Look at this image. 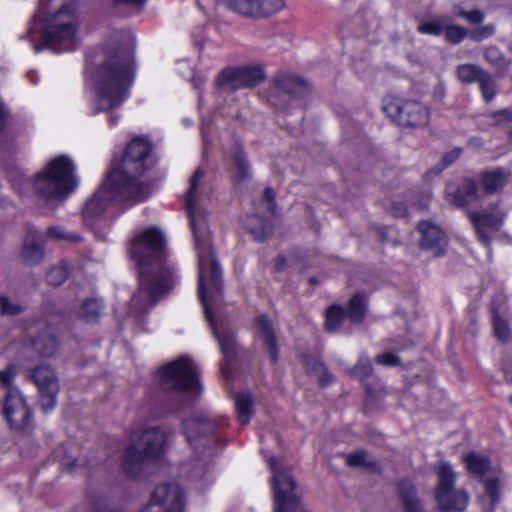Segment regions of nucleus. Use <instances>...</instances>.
Returning <instances> with one entry per match:
<instances>
[{
    "instance_id": "obj_7",
    "label": "nucleus",
    "mask_w": 512,
    "mask_h": 512,
    "mask_svg": "<svg viewBox=\"0 0 512 512\" xmlns=\"http://www.w3.org/2000/svg\"><path fill=\"white\" fill-rule=\"evenodd\" d=\"M73 161L61 155L50 160L34 181L37 196L49 202H62L76 189L78 179Z\"/></svg>"
},
{
    "instance_id": "obj_44",
    "label": "nucleus",
    "mask_w": 512,
    "mask_h": 512,
    "mask_svg": "<svg viewBox=\"0 0 512 512\" xmlns=\"http://www.w3.org/2000/svg\"><path fill=\"white\" fill-rule=\"evenodd\" d=\"M67 277V265L62 261L59 265L51 268V270L47 273V282L51 285L58 286L64 283Z\"/></svg>"
},
{
    "instance_id": "obj_38",
    "label": "nucleus",
    "mask_w": 512,
    "mask_h": 512,
    "mask_svg": "<svg viewBox=\"0 0 512 512\" xmlns=\"http://www.w3.org/2000/svg\"><path fill=\"white\" fill-rule=\"evenodd\" d=\"M346 463L350 467H366L371 470H377L379 468V464L375 460L368 459V453L364 450H357L355 452L349 453L346 456Z\"/></svg>"
},
{
    "instance_id": "obj_59",
    "label": "nucleus",
    "mask_w": 512,
    "mask_h": 512,
    "mask_svg": "<svg viewBox=\"0 0 512 512\" xmlns=\"http://www.w3.org/2000/svg\"><path fill=\"white\" fill-rule=\"evenodd\" d=\"M319 373V382L322 386H327L334 381L333 375L327 370L326 367L325 370H321Z\"/></svg>"
},
{
    "instance_id": "obj_3",
    "label": "nucleus",
    "mask_w": 512,
    "mask_h": 512,
    "mask_svg": "<svg viewBox=\"0 0 512 512\" xmlns=\"http://www.w3.org/2000/svg\"><path fill=\"white\" fill-rule=\"evenodd\" d=\"M135 37L128 30L111 34L98 64H89L87 77L95 94L93 114L119 107L133 82Z\"/></svg>"
},
{
    "instance_id": "obj_34",
    "label": "nucleus",
    "mask_w": 512,
    "mask_h": 512,
    "mask_svg": "<svg viewBox=\"0 0 512 512\" xmlns=\"http://www.w3.org/2000/svg\"><path fill=\"white\" fill-rule=\"evenodd\" d=\"M347 318L346 310L340 305H332L326 311L325 329L328 332L337 331L344 319Z\"/></svg>"
},
{
    "instance_id": "obj_1",
    "label": "nucleus",
    "mask_w": 512,
    "mask_h": 512,
    "mask_svg": "<svg viewBox=\"0 0 512 512\" xmlns=\"http://www.w3.org/2000/svg\"><path fill=\"white\" fill-rule=\"evenodd\" d=\"M203 177L204 171L201 168H198L192 175L185 197V206L194 236L195 249L198 253V295L204 308L205 317L224 356L221 371L227 375L230 372V362L236 356L238 347L232 329L223 324H216L213 319V310L217 309L222 302V274L212 247L208 213L201 204L202 198L198 191V184Z\"/></svg>"
},
{
    "instance_id": "obj_39",
    "label": "nucleus",
    "mask_w": 512,
    "mask_h": 512,
    "mask_svg": "<svg viewBox=\"0 0 512 512\" xmlns=\"http://www.w3.org/2000/svg\"><path fill=\"white\" fill-rule=\"evenodd\" d=\"M102 305L97 299H87L79 310V317L86 322H94L99 318Z\"/></svg>"
},
{
    "instance_id": "obj_50",
    "label": "nucleus",
    "mask_w": 512,
    "mask_h": 512,
    "mask_svg": "<svg viewBox=\"0 0 512 512\" xmlns=\"http://www.w3.org/2000/svg\"><path fill=\"white\" fill-rule=\"evenodd\" d=\"M47 235L49 237L58 238V239H65L71 242H79L82 240V237L74 232H65L61 227L55 226L50 227L47 230Z\"/></svg>"
},
{
    "instance_id": "obj_62",
    "label": "nucleus",
    "mask_w": 512,
    "mask_h": 512,
    "mask_svg": "<svg viewBox=\"0 0 512 512\" xmlns=\"http://www.w3.org/2000/svg\"><path fill=\"white\" fill-rule=\"evenodd\" d=\"M118 119H119V116H118V115H111V116L109 117V123H110V125H112V126L116 125V124H117V122H118Z\"/></svg>"
},
{
    "instance_id": "obj_51",
    "label": "nucleus",
    "mask_w": 512,
    "mask_h": 512,
    "mask_svg": "<svg viewBox=\"0 0 512 512\" xmlns=\"http://www.w3.org/2000/svg\"><path fill=\"white\" fill-rule=\"evenodd\" d=\"M495 32V26L493 24H488L484 26H479L473 29L469 33V37L476 42H480L490 36H492Z\"/></svg>"
},
{
    "instance_id": "obj_17",
    "label": "nucleus",
    "mask_w": 512,
    "mask_h": 512,
    "mask_svg": "<svg viewBox=\"0 0 512 512\" xmlns=\"http://www.w3.org/2000/svg\"><path fill=\"white\" fill-rule=\"evenodd\" d=\"M31 380L37 386L41 395L40 407L44 413L54 409L59 392V382L56 374L48 365H40L31 370Z\"/></svg>"
},
{
    "instance_id": "obj_12",
    "label": "nucleus",
    "mask_w": 512,
    "mask_h": 512,
    "mask_svg": "<svg viewBox=\"0 0 512 512\" xmlns=\"http://www.w3.org/2000/svg\"><path fill=\"white\" fill-rule=\"evenodd\" d=\"M274 475L272 477L274 512H298L301 502L296 494L297 483L289 470H281L278 460L271 457L268 461Z\"/></svg>"
},
{
    "instance_id": "obj_53",
    "label": "nucleus",
    "mask_w": 512,
    "mask_h": 512,
    "mask_svg": "<svg viewBox=\"0 0 512 512\" xmlns=\"http://www.w3.org/2000/svg\"><path fill=\"white\" fill-rule=\"evenodd\" d=\"M304 364L306 369L309 372H320L321 370H325V365L321 361V359L317 356L306 355L304 356Z\"/></svg>"
},
{
    "instance_id": "obj_24",
    "label": "nucleus",
    "mask_w": 512,
    "mask_h": 512,
    "mask_svg": "<svg viewBox=\"0 0 512 512\" xmlns=\"http://www.w3.org/2000/svg\"><path fill=\"white\" fill-rule=\"evenodd\" d=\"M255 325L258 328L264 340V345L269 352L271 362L276 364L278 361V341L275 335L271 321L266 315H259L255 318Z\"/></svg>"
},
{
    "instance_id": "obj_47",
    "label": "nucleus",
    "mask_w": 512,
    "mask_h": 512,
    "mask_svg": "<svg viewBox=\"0 0 512 512\" xmlns=\"http://www.w3.org/2000/svg\"><path fill=\"white\" fill-rule=\"evenodd\" d=\"M23 312V307L10 301L5 295H0V313L2 315L16 316Z\"/></svg>"
},
{
    "instance_id": "obj_63",
    "label": "nucleus",
    "mask_w": 512,
    "mask_h": 512,
    "mask_svg": "<svg viewBox=\"0 0 512 512\" xmlns=\"http://www.w3.org/2000/svg\"><path fill=\"white\" fill-rule=\"evenodd\" d=\"M182 407H184V404L180 403L176 406H173L171 408L168 409L169 412H176L178 410H180Z\"/></svg>"
},
{
    "instance_id": "obj_18",
    "label": "nucleus",
    "mask_w": 512,
    "mask_h": 512,
    "mask_svg": "<svg viewBox=\"0 0 512 512\" xmlns=\"http://www.w3.org/2000/svg\"><path fill=\"white\" fill-rule=\"evenodd\" d=\"M478 239L490 247L491 234L496 233L502 226V216L496 211V205L489 206L480 211H467Z\"/></svg>"
},
{
    "instance_id": "obj_64",
    "label": "nucleus",
    "mask_w": 512,
    "mask_h": 512,
    "mask_svg": "<svg viewBox=\"0 0 512 512\" xmlns=\"http://www.w3.org/2000/svg\"><path fill=\"white\" fill-rule=\"evenodd\" d=\"M435 93H438V95H440L441 98H443L444 96V89L443 87H438L436 90H435Z\"/></svg>"
},
{
    "instance_id": "obj_29",
    "label": "nucleus",
    "mask_w": 512,
    "mask_h": 512,
    "mask_svg": "<svg viewBox=\"0 0 512 512\" xmlns=\"http://www.w3.org/2000/svg\"><path fill=\"white\" fill-rule=\"evenodd\" d=\"M366 309L367 296L363 292H358L349 301L346 310L347 318L354 323H360L365 318Z\"/></svg>"
},
{
    "instance_id": "obj_27",
    "label": "nucleus",
    "mask_w": 512,
    "mask_h": 512,
    "mask_svg": "<svg viewBox=\"0 0 512 512\" xmlns=\"http://www.w3.org/2000/svg\"><path fill=\"white\" fill-rule=\"evenodd\" d=\"M33 350L41 357H51L58 347V340L50 326H46L31 341Z\"/></svg>"
},
{
    "instance_id": "obj_30",
    "label": "nucleus",
    "mask_w": 512,
    "mask_h": 512,
    "mask_svg": "<svg viewBox=\"0 0 512 512\" xmlns=\"http://www.w3.org/2000/svg\"><path fill=\"white\" fill-rule=\"evenodd\" d=\"M485 496L482 497L483 511L494 512L496 505L500 501L499 481L495 477L485 480Z\"/></svg>"
},
{
    "instance_id": "obj_52",
    "label": "nucleus",
    "mask_w": 512,
    "mask_h": 512,
    "mask_svg": "<svg viewBox=\"0 0 512 512\" xmlns=\"http://www.w3.org/2000/svg\"><path fill=\"white\" fill-rule=\"evenodd\" d=\"M91 466L92 464L90 462H83L80 461L78 458L74 459L72 457H64L61 460V467L66 470L67 472H75L79 467L82 466Z\"/></svg>"
},
{
    "instance_id": "obj_41",
    "label": "nucleus",
    "mask_w": 512,
    "mask_h": 512,
    "mask_svg": "<svg viewBox=\"0 0 512 512\" xmlns=\"http://www.w3.org/2000/svg\"><path fill=\"white\" fill-rule=\"evenodd\" d=\"M476 83L479 85L483 99L486 102L492 101L497 93L496 83L493 77L487 71H484Z\"/></svg>"
},
{
    "instance_id": "obj_46",
    "label": "nucleus",
    "mask_w": 512,
    "mask_h": 512,
    "mask_svg": "<svg viewBox=\"0 0 512 512\" xmlns=\"http://www.w3.org/2000/svg\"><path fill=\"white\" fill-rule=\"evenodd\" d=\"M492 126L502 127L512 122V110L509 108L496 110L487 114Z\"/></svg>"
},
{
    "instance_id": "obj_21",
    "label": "nucleus",
    "mask_w": 512,
    "mask_h": 512,
    "mask_svg": "<svg viewBox=\"0 0 512 512\" xmlns=\"http://www.w3.org/2000/svg\"><path fill=\"white\" fill-rule=\"evenodd\" d=\"M447 196L452 205L465 207L478 199L477 183L471 178H464L459 185L448 186Z\"/></svg>"
},
{
    "instance_id": "obj_31",
    "label": "nucleus",
    "mask_w": 512,
    "mask_h": 512,
    "mask_svg": "<svg viewBox=\"0 0 512 512\" xmlns=\"http://www.w3.org/2000/svg\"><path fill=\"white\" fill-rule=\"evenodd\" d=\"M464 462L468 471L476 478L482 479L490 469V460L475 452L467 454L464 457Z\"/></svg>"
},
{
    "instance_id": "obj_20",
    "label": "nucleus",
    "mask_w": 512,
    "mask_h": 512,
    "mask_svg": "<svg viewBox=\"0 0 512 512\" xmlns=\"http://www.w3.org/2000/svg\"><path fill=\"white\" fill-rule=\"evenodd\" d=\"M44 257V235L34 228L27 230L21 250V258L27 265H37Z\"/></svg>"
},
{
    "instance_id": "obj_56",
    "label": "nucleus",
    "mask_w": 512,
    "mask_h": 512,
    "mask_svg": "<svg viewBox=\"0 0 512 512\" xmlns=\"http://www.w3.org/2000/svg\"><path fill=\"white\" fill-rule=\"evenodd\" d=\"M462 154V149L459 147H456L452 149L451 151L445 153L442 156V165L444 168L450 166L452 163H454Z\"/></svg>"
},
{
    "instance_id": "obj_58",
    "label": "nucleus",
    "mask_w": 512,
    "mask_h": 512,
    "mask_svg": "<svg viewBox=\"0 0 512 512\" xmlns=\"http://www.w3.org/2000/svg\"><path fill=\"white\" fill-rule=\"evenodd\" d=\"M263 199L269 204L270 210L273 212L275 203V192L272 188L267 187L263 193Z\"/></svg>"
},
{
    "instance_id": "obj_11",
    "label": "nucleus",
    "mask_w": 512,
    "mask_h": 512,
    "mask_svg": "<svg viewBox=\"0 0 512 512\" xmlns=\"http://www.w3.org/2000/svg\"><path fill=\"white\" fill-rule=\"evenodd\" d=\"M383 110L393 122L404 128H422L430 120L429 109L417 100L390 97L385 100Z\"/></svg>"
},
{
    "instance_id": "obj_26",
    "label": "nucleus",
    "mask_w": 512,
    "mask_h": 512,
    "mask_svg": "<svg viewBox=\"0 0 512 512\" xmlns=\"http://www.w3.org/2000/svg\"><path fill=\"white\" fill-rule=\"evenodd\" d=\"M215 86L219 91L228 93L243 89L240 67L222 69L215 79Z\"/></svg>"
},
{
    "instance_id": "obj_13",
    "label": "nucleus",
    "mask_w": 512,
    "mask_h": 512,
    "mask_svg": "<svg viewBox=\"0 0 512 512\" xmlns=\"http://www.w3.org/2000/svg\"><path fill=\"white\" fill-rule=\"evenodd\" d=\"M117 190V187L113 185V180L106 175L100 187L85 203L82 213L86 225L92 226L94 221L114 202H130L134 204L133 197L118 195Z\"/></svg>"
},
{
    "instance_id": "obj_19",
    "label": "nucleus",
    "mask_w": 512,
    "mask_h": 512,
    "mask_svg": "<svg viewBox=\"0 0 512 512\" xmlns=\"http://www.w3.org/2000/svg\"><path fill=\"white\" fill-rule=\"evenodd\" d=\"M421 233L420 246L430 251L434 256H442L447 247V238L444 232L429 221H421L418 224Z\"/></svg>"
},
{
    "instance_id": "obj_57",
    "label": "nucleus",
    "mask_w": 512,
    "mask_h": 512,
    "mask_svg": "<svg viewBox=\"0 0 512 512\" xmlns=\"http://www.w3.org/2000/svg\"><path fill=\"white\" fill-rule=\"evenodd\" d=\"M390 213L394 217H405L407 215V207L402 202H394L391 205Z\"/></svg>"
},
{
    "instance_id": "obj_28",
    "label": "nucleus",
    "mask_w": 512,
    "mask_h": 512,
    "mask_svg": "<svg viewBox=\"0 0 512 512\" xmlns=\"http://www.w3.org/2000/svg\"><path fill=\"white\" fill-rule=\"evenodd\" d=\"M239 67L241 72L243 89H251L264 82L266 78V73L262 66L246 65Z\"/></svg>"
},
{
    "instance_id": "obj_23",
    "label": "nucleus",
    "mask_w": 512,
    "mask_h": 512,
    "mask_svg": "<svg viewBox=\"0 0 512 512\" xmlns=\"http://www.w3.org/2000/svg\"><path fill=\"white\" fill-rule=\"evenodd\" d=\"M511 172L504 168L484 171L480 174V185L486 194L499 192L507 184Z\"/></svg>"
},
{
    "instance_id": "obj_48",
    "label": "nucleus",
    "mask_w": 512,
    "mask_h": 512,
    "mask_svg": "<svg viewBox=\"0 0 512 512\" xmlns=\"http://www.w3.org/2000/svg\"><path fill=\"white\" fill-rule=\"evenodd\" d=\"M17 375V368L15 365L10 364L4 370L0 371V385L9 392L10 389H18L12 386V382Z\"/></svg>"
},
{
    "instance_id": "obj_37",
    "label": "nucleus",
    "mask_w": 512,
    "mask_h": 512,
    "mask_svg": "<svg viewBox=\"0 0 512 512\" xmlns=\"http://www.w3.org/2000/svg\"><path fill=\"white\" fill-rule=\"evenodd\" d=\"M493 333L498 341L505 343L511 337V331L508 322L503 319L494 307H491Z\"/></svg>"
},
{
    "instance_id": "obj_2",
    "label": "nucleus",
    "mask_w": 512,
    "mask_h": 512,
    "mask_svg": "<svg viewBox=\"0 0 512 512\" xmlns=\"http://www.w3.org/2000/svg\"><path fill=\"white\" fill-rule=\"evenodd\" d=\"M130 258L138 269L139 288L130 301L136 315L148 312L175 285L173 268L168 263L164 234L155 227L139 232L130 241Z\"/></svg>"
},
{
    "instance_id": "obj_49",
    "label": "nucleus",
    "mask_w": 512,
    "mask_h": 512,
    "mask_svg": "<svg viewBox=\"0 0 512 512\" xmlns=\"http://www.w3.org/2000/svg\"><path fill=\"white\" fill-rule=\"evenodd\" d=\"M372 372L373 366L371 360L366 357L360 358L352 370V373L361 379L368 378L372 374Z\"/></svg>"
},
{
    "instance_id": "obj_45",
    "label": "nucleus",
    "mask_w": 512,
    "mask_h": 512,
    "mask_svg": "<svg viewBox=\"0 0 512 512\" xmlns=\"http://www.w3.org/2000/svg\"><path fill=\"white\" fill-rule=\"evenodd\" d=\"M454 13L456 16L465 19L468 23L472 25L481 24L485 18V15L481 10L474 9L471 11H466L459 5L454 7Z\"/></svg>"
},
{
    "instance_id": "obj_36",
    "label": "nucleus",
    "mask_w": 512,
    "mask_h": 512,
    "mask_svg": "<svg viewBox=\"0 0 512 512\" xmlns=\"http://www.w3.org/2000/svg\"><path fill=\"white\" fill-rule=\"evenodd\" d=\"M256 18H264L281 11L285 7L284 0H256Z\"/></svg>"
},
{
    "instance_id": "obj_54",
    "label": "nucleus",
    "mask_w": 512,
    "mask_h": 512,
    "mask_svg": "<svg viewBox=\"0 0 512 512\" xmlns=\"http://www.w3.org/2000/svg\"><path fill=\"white\" fill-rule=\"evenodd\" d=\"M484 58L487 62L491 63L494 66H500L504 62V57L501 55L500 51L495 47H489L485 50Z\"/></svg>"
},
{
    "instance_id": "obj_4",
    "label": "nucleus",
    "mask_w": 512,
    "mask_h": 512,
    "mask_svg": "<svg viewBox=\"0 0 512 512\" xmlns=\"http://www.w3.org/2000/svg\"><path fill=\"white\" fill-rule=\"evenodd\" d=\"M76 5L72 0H45L35 14L25 37L36 52L49 48L56 52L76 47L78 29Z\"/></svg>"
},
{
    "instance_id": "obj_25",
    "label": "nucleus",
    "mask_w": 512,
    "mask_h": 512,
    "mask_svg": "<svg viewBox=\"0 0 512 512\" xmlns=\"http://www.w3.org/2000/svg\"><path fill=\"white\" fill-rule=\"evenodd\" d=\"M397 489L404 512H425L417 497L416 487L411 480L401 479L398 482Z\"/></svg>"
},
{
    "instance_id": "obj_8",
    "label": "nucleus",
    "mask_w": 512,
    "mask_h": 512,
    "mask_svg": "<svg viewBox=\"0 0 512 512\" xmlns=\"http://www.w3.org/2000/svg\"><path fill=\"white\" fill-rule=\"evenodd\" d=\"M166 433L157 427L143 429L131 435V444L123 456V469L130 477H138L143 467L164 452Z\"/></svg>"
},
{
    "instance_id": "obj_40",
    "label": "nucleus",
    "mask_w": 512,
    "mask_h": 512,
    "mask_svg": "<svg viewBox=\"0 0 512 512\" xmlns=\"http://www.w3.org/2000/svg\"><path fill=\"white\" fill-rule=\"evenodd\" d=\"M443 33L445 40L452 45L461 43L469 35V31L465 27L453 24L451 19L450 23L444 27Z\"/></svg>"
},
{
    "instance_id": "obj_9",
    "label": "nucleus",
    "mask_w": 512,
    "mask_h": 512,
    "mask_svg": "<svg viewBox=\"0 0 512 512\" xmlns=\"http://www.w3.org/2000/svg\"><path fill=\"white\" fill-rule=\"evenodd\" d=\"M159 385L163 391L176 392L182 400L185 393L199 394L202 386L199 371L188 356H181L160 370Z\"/></svg>"
},
{
    "instance_id": "obj_33",
    "label": "nucleus",
    "mask_w": 512,
    "mask_h": 512,
    "mask_svg": "<svg viewBox=\"0 0 512 512\" xmlns=\"http://www.w3.org/2000/svg\"><path fill=\"white\" fill-rule=\"evenodd\" d=\"M484 69L476 64H461L456 67L455 74L457 79L463 84L476 83L481 75L484 73Z\"/></svg>"
},
{
    "instance_id": "obj_55",
    "label": "nucleus",
    "mask_w": 512,
    "mask_h": 512,
    "mask_svg": "<svg viewBox=\"0 0 512 512\" xmlns=\"http://www.w3.org/2000/svg\"><path fill=\"white\" fill-rule=\"evenodd\" d=\"M377 364L385 366H397L400 364V358L393 353L380 354L375 359Z\"/></svg>"
},
{
    "instance_id": "obj_5",
    "label": "nucleus",
    "mask_w": 512,
    "mask_h": 512,
    "mask_svg": "<svg viewBox=\"0 0 512 512\" xmlns=\"http://www.w3.org/2000/svg\"><path fill=\"white\" fill-rule=\"evenodd\" d=\"M152 146L143 137L133 138L126 146L120 161H113L107 176L113 180L118 195L133 197V203L146 200L150 195V185L141 180L151 163Z\"/></svg>"
},
{
    "instance_id": "obj_60",
    "label": "nucleus",
    "mask_w": 512,
    "mask_h": 512,
    "mask_svg": "<svg viewBox=\"0 0 512 512\" xmlns=\"http://www.w3.org/2000/svg\"><path fill=\"white\" fill-rule=\"evenodd\" d=\"M147 0H114L116 4H124L140 10Z\"/></svg>"
},
{
    "instance_id": "obj_61",
    "label": "nucleus",
    "mask_w": 512,
    "mask_h": 512,
    "mask_svg": "<svg viewBox=\"0 0 512 512\" xmlns=\"http://www.w3.org/2000/svg\"><path fill=\"white\" fill-rule=\"evenodd\" d=\"M284 266H285V258L282 256H279L276 259L275 268L277 271H282L284 269Z\"/></svg>"
},
{
    "instance_id": "obj_15",
    "label": "nucleus",
    "mask_w": 512,
    "mask_h": 512,
    "mask_svg": "<svg viewBox=\"0 0 512 512\" xmlns=\"http://www.w3.org/2000/svg\"><path fill=\"white\" fill-rule=\"evenodd\" d=\"M185 506L181 487L175 483L159 485L140 512H183Z\"/></svg>"
},
{
    "instance_id": "obj_14",
    "label": "nucleus",
    "mask_w": 512,
    "mask_h": 512,
    "mask_svg": "<svg viewBox=\"0 0 512 512\" xmlns=\"http://www.w3.org/2000/svg\"><path fill=\"white\" fill-rule=\"evenodd\" d=\"M3 414L9 426L18 432L28 433L33 427L32 411L19 389L5 393Z\"/></svg>"
},
{
    "instance_id": "obj_43",
    "label": "nucleus",
    "mask_w": 512,
    "mask_h": 512,
    "mask_svg": "<svg viewBox=\"0 0 512 512\" xmlns=\"http://www.w3.org/2000/svg\"><path fill=\"white\" fill-rule=\"evenodd\" d=\"M252 222L259 224V227H248L249 232L253 235V238L257 241L265 240L271 233L272 227L268 221L261 217L253 216L250 218Z\"/></svg>"
},
{
    "instance_id": "obj_22",
    "label": "nucleus",
    "mask_w": 512,
    "mask_h": 512,
    "mask_svg": "<svg viewBox=\"0 0 512 512\" xmlns=\"http://www.w3.org/2000/svg\"><path fill=\"white\" fill-rule=\"evenodd\" d=\"M230 177L237 185L250 180L252 177L247 155L243 147L239 144H235L232 149Z\"/></svg>"
},
{
    "instance_id": "obj_10",
    "label": "nucleus",
    "mask_w": 512,
    "mask_h": 512,
    "mask_svg": "<svg viewBox=\"0 0 512 512\" xmlns=\"http://www.w3.org/2000/svg\"><path fill=\"white\" fill-rule=\"evenodd\" d=\"M437 485L435 488V500L442 512H463L469 502V494L463 489H456L454 483L456 473L451 465L441 461L437 466Z\"/></svg>"
},
{
    "instance_id": "obj_42",
    "label": "nucleus",
    "mask_w": 512,
    "mask_h": 512,
    "mask_svg": "<svg viewBox=\"0 0 512 512\" xmlns=\"http://www.w3.org/2000/svg\"><path fill=\"white\" fill-rule=\"evenodd\" d=\"M256 0H226L229 9L246 17L256 18Z\"/></svg>"
},
{
    "instance_id": "obj_35",
    "label": "nucleus",
    "mask_w": 512,
    "mask_h": 512,
    "mask_svg": "<svg viewBox=\"0 0 512 512\" xmlns=\"http://www.w3.org/2000/svg\"><path fill=\"white\" fill-rule=\"evenodd\" d=\"M447 23H450V17L437 15L432 20L421 23L417 30L421 34L439 36L444 32Z\"/></svg>"
},
{
    "instance_id": "obj_16",
    "label": "nucleus",
    "mask_w": 512,
    "mask_h": 512,
    "mask_svg": "<svg viewBox=\"0 0 512 512\" xmlns=\"http://www.w3.org/2000/svg\"><path fill=\"white\" fill-rule=\"evenodd\" d=\"M309 92L308 84L290 74H278L272 80L270 100L275 106L286 105L290 100L302 98Z\"/></svg>"
},
{
    "instance_id": "obj_6",
    "label": "nucleus",
    "mask_w": 512,
    "mask_h": 512,
    "mask_svg": "<svg viewBox=\"0 0 512 512\" xmlns=\"http://www.w3.org/2000/svg\"><path fill=\"white\" fill-rule=\"evenodd\" d=\"M220 423L205 414H195L183 421V429L194 456L190 463V477L201 478L208 470L214 455Z\"/></svg>"
},
{
    "instance_id": "obj_32",
    "label": "nucleus",
    "mask_w": 512,
    "mask_h": 512,
    "mask_svg": "<svg viewBox=\"0 0 512 512\" xmlns=\"http://www.w3.org/2000/svg\"><path fill=\"white\" fill-rule=\"evenodd\" d=\"M237 419L241 425H247L253 414V399L249 393H239L235 396Z\"/></svg>"
}]
</instances>
